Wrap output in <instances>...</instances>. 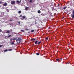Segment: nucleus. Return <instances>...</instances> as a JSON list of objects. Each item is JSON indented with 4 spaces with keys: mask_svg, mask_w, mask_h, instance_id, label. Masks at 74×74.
<instances>
[{
    "mask_svg": "<svg viewBox=\"0 0 74 74\" xmlns=\"http://www.w3.org/2000/svg\"><path fill=\"white\" fill-rule=\"evenodd\" d=\"M4 52H7L8 51V50L7 49H6V50L4 51Z\"/></svg>",
    "mask_w": 74,
    "mask_h": 74,
    "instance_id": "nucleus-17",
    "label": "nucleus"
},
{
    "mask_svg": "<svg viewBox=\"0 0 74 74\" xmlns=\"http://www.w3.org/2000/svg\"><path fill=\"white\" fill-rule=\"evenodd\" d=\"M13 40H16V38H13Z\"/></svg>",
    "mask_w": 74,
    "mask_h": 74,
    "instance_id": "nucleus-19",
    "label": "nucleus"
},
{
    "mask_svg": "<svg viewBox=\"0 0 74 74\" xmlns=\"http://www.w3.org/2000/svg\"><path fill=\"white\" fill-rule=\"evenodd\" d=\"M21 12H22L21 10H20L18 12V14H21Z\"/></svg>",
    "mask_w": 74,
    "mask_h": 74,
    "instance_id": "nucleus-11",
    "label": "nucleus"
},
{
    "mask_svg": "<svg viewBox=\"0 0 74 74\" xmlns=\"http://www.w3.org/2000/svg\"><path fill=\"white\" fill-rule=\"evenodd\" d=\"M8 51H12V49H8Z\"/></svg>",
    "mask_w": 74,
    "mask_h": 74,
    "instance_id": "nucleus-20",
    "label": "nucleus"
},
{
    "mask_svg": "<svg viewBox=\"0 0 74 74\" xmlns=\"http://www.w3.org/2000/svg\"><path fill=\"white\" fill-rule=\"evenodd\" d=\"M38 13H39V14H40V13L41 12L40 11V10H38Z\"/></svg>",
    "mask_w": 74,
    "mask_h": 74,
    "instance_id": "nucleus-18",
    "label": "nucleus"
},
{
    "mask_svg": "<svg viewBox=\"0 0 74 74\" xmlns=\"http://www.w3.org/2000/svg\"><path fill=\"white\" fill-rule=\"evenodd\" d=\"M11 4L12 5H14L15 4V2L14 1H11Z\"/></svg>",
    "mask_w": 74,
    "mask_h": 74,
    "instance_id": "nucleus-3",
    "label": "nucleus"
},
{
    "mask_svg": "<svg viewBox=\"0 0 74 74\" xmlns=\"http://www.w3.org/2000/svg\"><path fill=\"white\" fill-rule=\"evenodd\" d=\"M11 35H10L8 36H6V37H11Z\"/></svg>",
    "mask_w": 74,
    "mask_h": 74,
    "instance_id": "nucleus-12",
    "label": "nucleus"
},
{
    "mask_svg": "<svg viewBox=\"0 0 74 74\" xmlns=\"http://www.w3.org/2000/svg\"><path fill=\"white\" fill-rule=\"evenodd\" d=\"M64 18V17H63V18Z\"/></svg>",
    "mask_w": 74,
    "mask_h": 74,
    "instance_id": "nucleus-39",
    "label": "nucleus"
},
{
    "mask_svg": "<svg viewBox=\"0 0 74 74\" xmlns=\"http://www.w3.org/2000/svg\"><path fill=\"white\" fill-rule=\"evenodd\" d=\"M20 16V17H21V16H22V15H21Z\"/></svg>",
    "mask_w": 74,
    "mask_h": 74,
    "instance_id": "nucleus-34",
    "label": "nucleus"
},
{
    "mask_svg": "<svg viewBox=\"0 0 74 74\" xmlns=\"http://www.w3.org/2000/svg\"><path fill=\"white\" fill-rule=\"evenodd\" d=\"M11 45H15V44H14V42L13 41L11 44Z\"/></svg>",
    "mask_w": 74,
    "mask_h": 74,
    "instance_id": "nucleus-8",
    "label": "nucleus"
},
{
    "mask_svg": "<svg viewBox=\"0 0 74 74\" xmlns=\"http://www.w3.org/2000/svg\"><path fill=\"white\" fill-rule=\"evenodd\" d=\"M66 7H65L63 8V10H66Z\"/></svg>",
    "mask_w": 74,
    "mask_h": 74,
    "instance_id": "nucleus-23",
    "label": "nucleus"
},
{
    "mask_svg": "<svg viewBox=\"0 0 74 74\" xmlns=\"http://www.w3.org/2000/svg\"><path fill=\"white\" fill-rule=\"evenodd\" d=\"M45 40H46V41H47V40H48V38L47 37V38H45Z\"/></svg>",
    "mask_w": 74,
    "mask_h": 74,
    "instance_id": "nucleus-13",
    "label": "nucleus"
},
{
    "mask_svg": "<svg viewBox=\"0 0 74 74\" xmlns=\"http://www.w3.org/2000/svg\"><path fill=\"white\" fill-rule=\"evenodd\" d=\"M1 47H3V45H0V48Z\"/></svg>",
    "mask_w": 74,
    "mask_h": 74,
    "instance_id": "nucleus-28",
    "label": "nucleus"
},
{
    "mask_svg": "<svg viewBox=\"0 0 74 74\" xmlns=\"http://www.w3.org/2000/svg\"><path fill=\"white\" fill-rule=\"evenodd\" d=\"M16 2L17 3H18V4H20V3H21V0L20 1H17Z\"/></svg>",
    "mask_w": 74,
    "mask_h": 74,
    "instance_id": "nucleus-5",
    "label": "nucleus"
},
{
    "mask_svg": "<svg viewBox=\"0 0 74 74\" xmlns=\"http://www.w3.org/2000/svg\"><path fill=\"white\" fill-rule=\"evenodd\" d=\"M10 32H11L10 31H7L6 32V33H10Z\"/></svg>",
    "mask_w": 74,
    "mask_h": 74,
    "instance_id": "nucleus-10",
    "label": "nucleus"
},
{
    "mask_svg": "<svg viewBox=\"0 0 74 74\" xmlns=\"http://www.w3.org/2000/svg\"><path fill=\"white\" fill-rule=\"evenodd\" d=\"M41 15H42V16H45V15H46V14L42 13L41 14Z\"/></svg>",
    "mask_w": 74,
    "mask_h": 74,
    "instance_id": "nucleus-7",
    "label": "nucleus"
},
{
    "mask_svg": "<svg viewBox=\"0 0 74 74\" xmlns=\"http://www.w3.org/2000/svg\"><path fill=\"white\" fill-rule=\"evenodd\" d=\"M41 42V41L38 42V40H36L35 41L34 44H38L39 45Z\"/></svg>",
    "mask_w": 74,
    "mask_h": 74,
    "instance_id": "nucleus-1",
    "label": "nucleus"
},
{
    "mask_svg": "<svg viewBox=\"0 0 74 74\" xmlns=\"http://www.w3.org/2000/svg\"><path fill=\"white\" fill-rule=\"evenodd\" d=\"M35 24H37V23L35 22Z\"/></svg>",
    "mask_w": 74,
    "mask_h": 74,
    "instance_id": "nucleus-35",
    "label": "nucleus"
},
{
    "mask_svg": "<svg viewBox=\"0 0 74 74\" xmlns=\"http://www.w3.org/2000/svg\"><path fill=\"white\" fill-rule=\"evenodd\" d=\"M28 8L27 7L25 8V10H27Z\"/></svg>",
    "mask_w": 74,
    "mask_h": 74,
    "instance_id": "nucleus-21",
    "label": "nucleus"
},
{
    "mask_svg": "<svg viewBox=\"0 0 74 74\" xmlns=\"http://www.w3.org/2000/svg\"><path fill=\"white\" fill-rule=\"evenodd\" d=\"M34 32V30H32L31 31V33H32V32Z\"/></svg>",
    "mask_w": 74,
    "mask_h": 74,
    "instance_id": "nucleus-16",
    "label": "nucleus"
},
{
    "mask_svg": "<svg viewBox=\"0 0 74 74\" xmlns=\"http://www.w3.org/2000/svg\"><path fill=\"white\" fill-rule=\"evenodd\" d=\"M21 32H24V31H23V30H21Z\"/></svg>",
    "mask_w": 74,
    "mask_h": 74,
    "instance_id": "nucleus-27",
    "label": "nucleus"
},
{
    "mask_svg": "<svg viewBox=\"0 0 74 74\" xmlns=\"http://www.w3.org/2000/svg\"><path fill=\"white\" fill-rule=\"evenodd\" d=\"M1 31H2L1 29H0V32H1Z\"/></svg>",
    "mask_w": 74,
    "mask_h": 74,
    "instance_id": "nucleus-32",
    "label": "nucleus"
},
{
    "mask_svg": "<svg viewBox=\"0 0 74 74\" xmlns=\"http://www.w3.org/2000/svg\"><path fill=\"white\" fill-rule=\"evenodd\" d=\"M50 28H51V27H49V29H50Z\"/></svg>",
    "mask_w": 74,
    "mask_h": 74,
    "instance_id": "nucleus-33",
    "label": "nucleus"
},
{
    "mask_svg": "<svg viewBox=\"0 0 74 74\" xmlns=\"http://www.w3.org/2000/svg\"><path fill=\"white\" fill-rule=\"evenodd\" d=\"M56 60H57V61L58 62H59V61H60V60H59V59H56Z\"/></svg>",
    "mask_w": 74,
    "mask_h": 74,
    "instance_id": "nucleus-14",
    "label": "nucleus"
},
{
    "mask_svg": "<svg viewBox=\"0 0 74 74\" xmlns=\"http://www.w3.org/2000/svg\"><path fill=\"white\" fill-rule=\"evenodd\" d=\"M29 2H30V3H31V2H32V0H30V1H29Z\"/></svg>",
    "mask_w": 74,
    "mask_h": 74,
    "instance_id": "nucleus-24",
    "label": "nucleus"
},
{
    "mask_svg": "<svg viewBox=\"0 0 74 74\" xmlns=\"http://www.w3.org/2000/svg\"><path fill=\"white\" fill-rule=\"evenodd\" d=\"M13 21V19H12V20H10V22H11V21Z\"/></svg>",
    "mask_w": 74,
    "mask_h": 74,
    "instance_id": "nucleus-25",
    "label": "nucleus"
},
{
    "mask_svg": "<svg viewBox=\"0 0 74 74\" xmlns=\"http://www.w3.org/2000/svg\"><path fill=\"white\" fill-rule=\"evenodd\" d=\"M23 19H25V18H26V16H23Z\"/></svg>",
    "mask_w": 74,
    "mask_h": 74,
    "instance_id": "nucleus-15",
    "label": "nucleus"
},
{
    "mask_svg": "<svg viewBox=\"0 0 74 74\" xmlns=\"http://www.w3.org/2000/svg\"><path fill=\"white\" fill-rule=\"evenodd\" d=\"M7 3H5L4 4H3V6H7Z\"/></svg>",
    "mask_w": 74,
    "mask_h": 74,
    "instance_id": "nucleus-6",
    "label": "nucleus"
},
{
    "mask_svg": "<svg viewBox=\"0 0 74 74\" xmlns=\"http://www.w3.org/2000/svg\"><path fill=\"white\" fill-rule=\"evenodd\" d=\"M11 41H12V40H11Z\"/></svg>",
    "mask_w": 74,
    "mask_h": 74,
    "instance_id": "nucleus-38",
    "label": "nucleus"
},
{
    "mask_svg": "<svg viewBox=\"0 0 74 74\" xmlns=\"http://www.w3.org/2000/svg\"><path fill=\"white\" fill-rule=\"evenodd\" d=\"M26 30H27V31H28V30H29V29H26Z\"/></svg>",
    "mask_w": 74,
    "mask_h": 74,
    "instance_id": "nucleus-31",
    "label": "nucleus"
},
{
    "mask_svg": "<svg viewBox=\"0 0 74 74\" xmlns=\"http://www.w3.org/2000/svg\"><path fill=\"white\" fill-rule=\"evenodd\" d=\"M60 60L61 61L62 60V58H60Z\"/></svg>",
    "mask_w": 74,
    "mask_h": 74,
    "instance_id": "nucleus-26",
    "label": "nucleus"
},
{
    "mask_svg": "<svg viewBox=\"0 0 74 74\" xmlns=\"http://www.w3.org/2000/svg\"><path fill=\"white\" fill-rule=\"evenodd\" d=\"M11 31H12V30L11 29H10Z\"/></svg>",
    "mask_w": 74,
    "mask_h": 74,
    "instance_id": "nucleus-36",
    "label": "nucleus"
},
{
    "mask_svg": "<svg viewBox=\"0 0 74 74\" xmlns=\"http://www.w3.org/2000/svg\"><path fill=\"white\" fill-rule=\"evenodd\" d=\"M21 41V38H18L17 40H16L17 43H19Z\"/></svg>",
    "mask_w": 74,
    "mask_h": 74,
    "instance_id": "nucleus-2",
    "label": "nucleus"
},
{
    "mask_svg": "<svg viewBox=\"0 0 74 74\" xmlns=\"http://www.w3.org/2000/svg\"><path fill=\"white\" fill-rule=\"evenodd\" d=\"M2 3V2L1 1H0V4H1Z\"/></svg>",
    "mask_w": 74,
    "mask_h": 74,
    "instance_id": "nucleus-30",
    "label": "nucleus"
},
{
    "mask_svg": "<svg viewBox=\"0 0 74 74\" xmlns=\"http://www.w3.org/2000/svg\"><path fill=\"white\" fill-rule=\"evenodd\" d=\"M31 41H33L34 40H36V39H35L34 38H32L31 39Z\"/></svg>",
    "mask_w": 74,
    "mask_h": 74,
    "instance_id": "nucleus-9",
    "label": "nucleus"
},
{
    "mask_svg": "<svg viewBox=\"0 0 74 74\" xmlns=\"http://www.w3.org/2000/svg\"><path fill=\"white\" fill-rule=\"evenodd\" d=\"M71 16L72 18H74V10L72 11V15Z\"/></svg>",
    "mask_w": 74,
    "mask_h": 74,
    "instance_id": "nucleus-4",
    "label": "nucleus"
},
{
    "mask_svg": "<svg viewBox=\"0 0 74 74\" xmlns=\"http://www.w3.org/2000/svg\"><path fill=\"white\" fill-rule=\"evenodd\" d=\"M68 64H69V62H68Z\"/></svg>",
    "mask_w": 74,
    "mask_h": 74,
    "instance_id": "nucleus-37",
    "label": "nucleus"
},
{
    "mask_svg": "<svg viewBox=\"0 0 74 74\" xmlns=\"http://www.w3.org/2000/svg\"><path fill=\"white\" fill-rule=\"evenodd\" d=\"M18 24H21V22H18Z\"/></svg>",
    "mask_w": 74,
    "mask_h": 74,
    "instance_id": "nucleus-29",
    "label": "nucleus"
},
{
    "mask_svg": "<svg viewBox=\"0 0 74 74\" xmlns=\"http://www.w3.org/2000/svg\"><path fill=\"white\" fill-rule=\"evenodd\" d=\"M37 55H40V54L38 53H36Z\"/></svg>",
    "mask_w": 74,
    "mask_h": 74,
    "instance_id": "nucleus-22",
    "label": "nucleus"
}]
</instances>
